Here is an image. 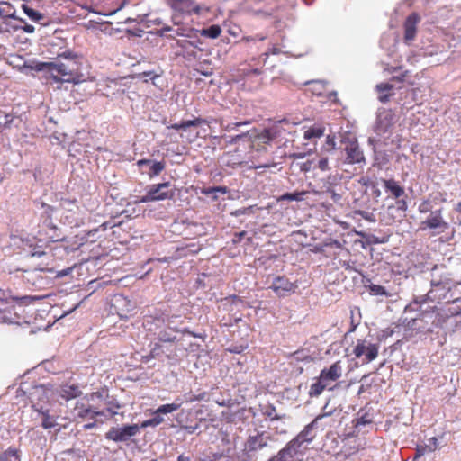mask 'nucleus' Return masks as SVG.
Instances as JSON below:
<instances>
[{
	"label": "nucleus",
	"mask_w": 461,
	"mask_h": 461,
	"mask_svg": "<svg viewBox=\"0 0 461 461\" xmlns=\"http://www.w3.org/2000/svg\"><path fill=\"white\" fill-rule=\"evenodd\" d=\"M83 56L66 50L59 51V82L77 84L83 80Z\"/></svg>",
	"instance_id": "f257e3e1"
},
{
	"label": "nucleus",
	"mask_w": 461,
	"mask_h": 461,
	"mask_svg": "<svg viewBox=\"0 0 461 461\" xmlns=\"http://www.w3.org/2000/svg\"><path fill=\"white\" fill-rule=\"evenodd\" d=\"M343 368L341 361L334 362L328 368H323L316 382L312 383L309 394L312 397H317L322 393L325 389L333 390L335 386L331 385L332 383L339 380L342 375Z\"/></svg>",
	"instance_id": "f03ea898"
},
{
	"label": "nucleus",
	"mask_w": 461,
	"mask_h": 461,
	"mask_svg": "<svg viewBox=\"0 0 461 461\" xmlns=\"http://www.w3.org/2000/svg\"><path fill=\"white\" fill-rule=\"evenodd\" d=\"M343 151L346 154L345 163L360 164L366 161L363 151L361 150L358 141L355 137L345 136L341 140Z\"/></svg>",
	"instance_id": "7ed1b4c3"
},
{
	"label": "nucleus",
	"mask_w": 461,
	"mask_h": 461,
	"mask_svg": "<svg viewBox=\"0 0 461 461\" xmlns=\"http://www.w3.org/2000/svg\"><path fill=\"white\" fill-rule=\"evenodd\" d=\"M327 414H321L318 415L311 423L306 425L304 429L292 440H290L291 443L294 445V447L299 451H303L307 449L306 447H303V445L311 443L315 438V433L313 432V429L319 420L326 416Z\"/></svg>",
	"instance_id": "20e7f679"
},
{
	"label": "nucleus",
	"mask_w": 461,
	"mask_h": 461,
	"mask_svg": "<svg viewBox=\"0 0 461 461\" xmlns=\"http://www.w3.org/2000/svg\"><path fill=\"white\" fill-rule=\"evenodd\" d=\"M26 68L42 73V77L47 83L58 82V64L55 61L39 62L33 61L24 65Z\"/></svg>",
	"instance_id": "39448f33"
},
{
	"label": "nucleus",
	"mask_w": 461,
	"mask_h": 461,
	"mask_svg": "<svg viewBox=\"0 0 461 461\" xmlns=\"http://www.w3.org/2000/svg\"><path fill=\"white\" fill-rule=\"evenodd\" d=\"M140 427L137 424L126 425L122 428L113 427L105 433V438L115 442L127 441L137 435Z\"/></svg>",
	"instance_id": "423d86ee"
},
{
	"label": "nucleus",
	"mask_w": 461,
	"mask_h": 461,
	"mask_svg": "<svg viewBox=\"0 0 461 461\" xmlns=\"http://www.w3.org/2000/svg\"><path fill=\"white\" fill-rule=\"evenodd\" d=\"M379 347L376 344L367 343L365 339H357L353 348V354L357 358L365 356V362L370 363L378 356Z\"/></svg>",
	"instance_id": "0eeeda50"
},
{
	"label": "nucleus",
	"mask_w": 461,
	"mask_h": 461,
	"mask_svg": "<svg viewBox=\"0 0 461 461\" xmlns=\"http://www.w3.org/2000/svg\"><path fill=\"white\" fill-rule=\"evenodd\" d=\"M270 288L275 292L278 297H285L294 294L298 288L296 282H291L286 276L276 277Z\"/></svg>",
	"instance_id": "6e6552de"
},
{
	"label": "nucleus",
	"mask_w": 461,
	"mask_h": 461,
	"mask_svg": "<svg viewBox=\"0 0 461 461\" xmlns=\"http://www.w3.org/2000/svg\"><path fill=\"white\" fill-rule=\"evenodd\" d=\"M449 227L448 222H447L442 215V209L436 210L431 212L430 215L420 222V230H441L444 231L447 230Z\"/></svg>",
	"instance_id": "1a4fd4ad"
},
{
	"label": "nucleus",
	"mask_w": 461,
	"mask_h": 461,
	"mask_svg": "<svg viewBox=\"0 0 461 461\" xmlns=\"http://www.w3.org/2000/svg\"><path fill=\"white\" fill-rule=\"evenodd\" d=\"M168 5L181 14H199L201 7L194 0H167Z\"/></svg>",
	"instance_id": "9d476101"
},
{
	"label": "nucleus",
	"mask_w": 461,
	"mask_h": 461,
	"mask_svg": "<svg viewBox=\"0 0 461 461\" xmlns=\"http://www.w3.org/2000/svg\"><path fill=\"white\" fill-rule=\"evenodd\" d=\"M297 455H303V451H299L294 445L289 441L276 455L270 457L267 461H303L301 458L296 459Z\"/></svg>",
	"instance_id": "9b49d317"
},
{
	"label": "nucleus",
	"mask_w": 461,
	"mask_h": 461,
	"mask_svg": "<svg viewBox=\"0 0 461 461\" xmlns=\"http://www.w3.org/2000/svg\"><path fill=\"white\" fill-rule=\"evenodd\" d=\"M194 411L191 409L181 410L176 416V421L179 426L187 433L193 434L199 428L198 422H193Z\"/></svg>",
	"instance_id": "f8f14e48"
},
{
	"label": "nucleus",
	"mask_w": 461,
	"mask_h": 461,
	"mask_svg": "<svg viewBox=\"0 0 461 461\" xmlns=\"http://www.w3.org/2000/svg\"><path fill=\"white\" fill-rule=\"evenodd\" d=\"M342 442L341 449L334 455L337 458L342 457L343 459H347L363 448L358 439L355 438H344Z\"/></svg>",
	"instance_id": "ddd939ff"
},
{
	"label": "nucleus",
	"mask_w": 461,
	"mask_h": 461,
	"mask_svg": "<svg viewBox=\"0 0 461 461\" xmlns=\"http://www.w3.org/2000/svg\"><path fill=\"white\" fill-rule=\"evenodd\" d=\"M176 34L177 36H184L190 38L192 40H185L178 41V45L182 48H185L187 45L192 46L194 48H198L199 44H202V41L198 38V30L194 28H178L176 31Z\"/></svg>",
	"instance_id": "4468645a"
},
{
	"label": "nucleus",
	"mask_w": 461,
	"mask_h": 461,
	"mask_svg": "<svg viewBox=\"0 0 461 461\" xmlns=\"http://www.w3.org/2000/svg\"><path fill=\"white\" fill-rule=\"evenodd\" d=\"M270 438L265 433H258L254 436H249L245 443V450L248 452H257L268 445Z\"/></svg>",
	"instance_id": "2eb2a0df"
},
{
	"label": "nucleus",
	"mask_w": 461,
	"mask_h": 461,
	"mask_svg": "<svg viewBox=\"0 0 461 461\" xmlns=\"http://www.w3.org/2000/svg\"><path fill=\"white\" fill-rule=\"evenodd\" d=\"M420 18V15L416 13L411 14L405 20L403 23L404 28V41L406 42L411 41L415 39L417 33V24L419 23Z\"/></svg>",
	"instance_id": "dca6fc26"
},
{
	"label": "nucleus",
	"mask_w": 461,
	"mask_h": 461,
	"mask_svg": "<svg viewBox=\"0 0 461 461\" xmlns=\"http://www.w3.org/2000/svg\"><path fill=\"white\" fill-rule=\"evenodd\" d=\"M108 223H103L99 227L93 229L86 232L84 237L81 238L82 242L78 244L77 247L72 248V250L78 249L81 247L86 246L87 243H95L101 238V235H98L99 232H104L107 230Z\"/></svg>",
	"instance_id": "f3484780"
},
{
	"label": "nucleus",
	"mask_w": 461,
	"mask_h": 461,
	"mask_svg": "<svg viewBox=\"0 0 461 461\" xmlns=\"http://www.w3.org/2000/svg\"><path fill=\"white\" fill-rule=\"evenodd\" d=\"M104 415L103 411H96L95 408L86 406L85 404H77L73 411L74 418L95 419L96 416Z\"/></svg>",
	"instance_id": "a211bd4d"
},
{
	"label": "nucleus",
	"mask_w": 461,
	"mask_h": 461,
	"mask_svg": "<svg viewBox=\"0 0 461 461\" xmlns=\"http://www.w3.org/2000/svg\"><path fill=\"white\" fill-rule=\"evenodd\" d=\"M169 182L160 183L157 185H152L149 186V193H153L152 196H165L163 200L171 199L175 195V192L173 189H170Z\"/></svg>",
	"instance_id": "6ab92c4d"
},
{
	"label": "nucleus",
	"mask_w": 461,
	"mask_h": 461,
	"mask_svg": "<svg viewBox=\"0 0 461 461\" xmlns=\"http://www.w3.org/2000/svg\"><path fill=\"white\" fill-rule=\"evenodd\" d=\"M386 193H390L392 197L399 199L405 194L404 188L394 179H381Z\"/></svg>",
	"instance_id": "aec40b11"
},
{
	"label": "nucleus",
	"mask_w": 461,
	"mask_h": 461,
	"mask_svg": "<svg viewBox=\"0 0 461 461\" xmlns=\"http://www.w3.org/2000/svg\"><path fill=\"white\" fill-rule=\"evenodd\" d=\"M207 120L201 118V117H195L193 120H186L177 123H173L169 126H167L168 129H173L176 131H186L189 127H198L202 124H207Z\"/></svg>",
	"instance_id": "412c9836"
},
{
	"label": "nucleus",
	"mask_w": 461,
	"mask_h": 461,
	"mask_svg": "<svg viewBox=\"0 0 461 461\" xmlns=\"http://www.w3.org/2000/svg\"><path fill=\"white\" fill-rule=\"evenodd\" d=\"M139 167H142L144 165H150L149 171L148 175L150 178L158 176L166 167V164L164 161H152L150 159H140L137 162Z\"/></svg>",
	"instance_id": "4be33fe9"
},
{
	"label": "nucleus",
	"mask_w": 461,
	"mask_h": 461,
	"mask_svg": "<svg viewBox=\"0 0 461 461\" xmlns=\"http://www.w3.org/2000/svg\"><path fill=\"white\" fill-rule=\"evenodd\" d=\"M81 394V391L79 389V386L77 384H64L61 387V390L59 391V395L68 400L74 399L78 397Z\"/></svg>",
	"instance_id": "5701e85b"
},
{
	"label": "nucleus",
	"mask_w": 461,
	"mask_h": 461,
	"mask_svg": "<svg viewBox=\"0 0 461 461\" xmlns=\"http://www.w3.org/2000/svg\"><path fill=\"white\" fill-rule=\"evenodd\" d=\"M119 305L128 307L126 311H123V310L122 312L119 310L117 311V313L121 319H127L129 317L130 312L134 310L133 304L129 300H127L126 298L122 297V296L115 299L114 307L118 308Z\"/></svg>",
	"instance_id": "b1692460"
},
{
	"label": "nucleus",
	"mask_w": 461,
	"mask_h": 461,
	"mask_svg": "<svg viewBox=\"0 0 461 461\" xmlns=\"http://www.w3.org/2000/svg\"><path fill=\"white\" fill-rule=\"evenodd\" d=\"M393 86L389 83H381L376 86V90L379 93V100L383 103L389 100V97L392 95L391 91L393 90Z\"/></svg>",
	"instance_id": "393cba45"
},
{
	"label": "nucleus",
	"mask_w": 461,
	"mask_h": 461,
	"mask_svg": "<svg viewBox=\"0 0 461 461\" xmlns=\"http://www.w3.org/2000/svg\"><path fill=\"white\" fill-rule=\"evenodd\" d=\"M221 33L220 25L213 24L208 28L198 30V36H204L210 39H217Z\"/></svg>",
	"instance_id": "a878e982"
},
{
	"label": "nucleus",
	"mask_w": 461,
	"mask_h": 461,
	"mask_svg": "<svg viewBox=\"0 0 461 461\" xmlns=\"http://www.w3.org/2000/svg\"><path fill=\"white\" fill-rule=\"evenodd\" d=\"M181 405H182V402H178V400H176V402H174L172 403H167V404H163V405L159 406L154 411V414H158L160 416V414L172 413V412L177 411L178 409H180Z\"/></svg>",
	"instance_id": "bb28decb"
},
{
	"label": "nucleus",
	"mask_w": 461,
	"mask_h": 461,
	"mask_svg": "<svg viewBox=\"0 0 461 461\" xmlns=\"http://www.w3.org/2000/svg\"><path fill=\"white\" fill-rule=\"evenodd\" d=\"M324 127L314 125L304 131L303 138L307 140L312 138H320L324 134Z\"/></svg>",
	"instance_id": "cd10ccee"
},
{
	"label": "nucleus",
	"mask_w": 461,
	"mask_h": 461,
	"mask_svg": "<svg viewBox=\"0 0 461 461\" xmlns=\"http://www.w3.org/2000/svg\"><path fill=\"white\" fill-rule=\"evenodd\" d=\"M308 194V191L295 192V193H285L278 200L279 201H302L303 196Z\"/></svg>",
	"instance_id": "c85d7f7f"
},
{
	"label": "nucleus",
	"mask_w": 461,
	"mask_h": 461,
	"mask_svg": "<svg viewBox=\"0 0 461 461\" xmlns=\"http://www.w3.org/2000/svg\"><path fill=\"white\" fill-rule=\"evenodd\" d=\"M0 461H20V456L15 449H8L0 455Z\"/></svg>",
	"instance_id": "c756f323"
},
{
	"label": "nucleus",
	"mask_w": 461,
	"mask_h": 461,
	"mask_svg": "<svg viewBox=\"0 0 461 461\" xmlns=\"http://www.w3.org/2000/svg\"><path fill=\"white\" fill-rule=\"evenodd\" d=\"M22 8H23V12L27 14V16L32 21H39L42 18V14L31 8L27 5L23 4L22 5Z\"/></svg>",
	"instance_id": "7c9ffc66"
},
{
	"label": "nucleus",
	"mask_w": 461,
	"mask_h": 461,
	"mask_svg": "<svg viewBox=\"0 0 461 461\" xmlns=\"http://www.w3.org/2000/svg\"><path fill=\"white\" fill-rule=\"evenodd\" d=\"M48 253L49 252L47 250L41 249V246H40V245H35L34 247H32V245H31L30 250L27 251V255H29L32 258H33V257L41 258V257L46 256Z\"/></svg>",
	"instance_id": "2f4dec72"
},
{
	"label": "nucleus",
	"mask_w": 461,
	"mask_h": 461,
	"mask_svg": "<svg viewBox=\"0 0 461 461\" xmlns=\"http://www.w3.org/2000/svg\"><path fill=\"white\" fill-rule=\"evenodd\" d=\"M367 288L370 292L371 294H374V295H384V296H388L389 294L387 293V291L385 290V288L380 285H367Z\"/></svg>",
	"instance_id": "473e14b6"
},
{
	"label": "nucleus",
	"mask_w": 461,
	"mask_h": 461,
	"mask_svg": "<svg viewBox=\"0 0 461 461\" xmlns=\"http://www.w3.org/2000/svg\"><path fill=\"white\" fill-rule=\"evenodd\" d=\"M164 421V419L158 414H155V416L151 419H149L142 422L141 427H156L161 424Z\"/></svg>",
	"instance_id": "72a5a7b5"
},
{
	"label": "nucleus",
	"mask_w": 461,
	"mask_h": 461,
	"mask_svg": "<svg viewBox=\"0 0 461 461\" xmlns=\"http://www.w3.org/2000/svg\"><path fill=\"white\" fill-rule=\"evenodd\" d=\"M227 192H228V189L225 186H213V187L203 188L202 190V194H203L205 195H210V194H213L216 193H221L222 194H227Z\"/></svg>",
	"instance_id": "f704fd0d"
},
{
	"label": "nucleus",
	"mask_w": 461,
	"mask_h": 461,
	"mask_svg": "<svg viewBox=\"0 0 461 461\" xmlns=\"http://www.w3.org/2000/svg\"><path fill=\"white\" fill-rule=\"evenodd\" d=\"M14 117L12 114L0 113V125L5 128H10Z\"/></svg>",
	"instance_id": "c9c22d12"
},
{
	"label": "nucleus",
	"mask_w": 461,
	"mask_h": 461,
	"mask_svg": "<svg viewBox=\"0 0 461 461\" xmlns=\"http://www.w3.org/2000/svg\"><path fill=\"white\" fill-rule=\"evenodd\" d=\"M418 211H419L420 213H428V212H433L432 211V203H431V201L429 200V199L423 200L419 204Z\"/></svg>",
	"instance_id": "e433bc0d"
},
{
	"label": "nucleus",
	"mask_w": 461,
	"mask_h": 461,
	"mask_svg": "<svg viewBox=\"0 0 461 461\" xmlns=\"http://www.w3.org/2000/svg\"><path fill=\"white\" fill-rule=\"evenodd\" d=\"M152 194H154L149 193V191L148 190L147 194L145 195L140 197L139 202L140 203H149V202H154V201H163V198L165 197V196L155 197V196H152Z\"/></svg>",
	"instance_id": "4c0bfd02"
},
{
	"label": "nucleus",
	"mask_w": 461,
	"mask_h": 461,
	"mask_svg": "<svg viewBox=\"0 0 461 461\" xmlns=\"http://www.w3.org/2000/svg\"><path fill=\"white\" fill-rule=\"evenodd\" d=\"M325 148L327 151H332L336 148L335 137L328 135L326 138Z\"/></svg>",
	"instance_id": "58836bf2"
},
{
	"label": "nucleus",
	"mask_w": 461,
	"mask_h": 461,
	"mask_svg": "<svg viewBox=\"0 0 461 461\" xmlns=\"http://www.w3.org/2000/svg\"><path fill=\"white\" fill-rule=\"evenodd\" d=\"M250 123H251L250 121H243V122H239L228 123L224 127V130L227 131H231L235 130L239 126L249 125Z\"/></svg>",
	"instance_id": "ea45409f"
},
{
	"label": "nucleus",
	"mask_w": 461,
	"mask_h": 461,
	"mask_svg": "<svg viewBox=\"0 0 461 461\" xmlns=\"http://www.w3.org/2000/svg\"><path fill=\"white\" fill-rule=\"evenodd\" d=\"M317 167L321 170V171H327L330 169V167H329V160L327 158H321L319 161H318V164H317Z\"/></svg>",
	"instance_id": "a19ab883"
},
{
	"label": "nucleus",
	"mask_w": 461,
	"mask_h": 461,
	"mask_svg": "<svg viewBox=\"0 0 461 461\" xmlns=\"http://www.w3.org/2000/svg\"><path fill=\"white\" fill-rule=\"evenodd\" d=\"M429 448H428L427 445L418 446L417 448H416L415 458L420 457V456H424L426 453H429Z\"/></svg>",
	"instance_id": "79ce46f5"
},
{
	"label": "nucleus",
	"mask_w": 461,
	"mask_h": 461,
	"mask_svg": "<svg viewBox=\"0 0 461 461\" xmlns=\"http://www.w3.org/2000/svg\"><path fill=\"white\" fill-rule=\"evenodd\" d=\"M247 348V345H238V346H231L228 348L226 350L230 353H236L240 354Z\"/></svg>",
	"instance_id": "37998d69"
},
{
	"label": "nucleus",
	"mask_w": 461,
	"mask_h": 461,
	"mask_svg": "<svg viewBox=\"0 0 461 461\" xmlns=\"http://www.w3.org/2000/svg\"><path fill=\"white\" fill-rule=\"evenodd\" d=\"M55 419L50 416L45 417L42 420V426L45 429L52 428L55 426Z\"/></svg>",
	"instance_id": "c03bdc74"
},
{
	"label": "nucleus",
	"mask_w": 461,
	"mask_h": 461,
	"mask_svg": "<svg viewBox=\"0 0 461 461\" xmlns=\"http://www.w3.org/2000/svg\"><path fill=\"white\" fill-rule=\"evenodd\" d=\"M265 39H266V37L262 36V35H256L254 37L244 36V37H242L241 41L250 42V41H264Z\"/></svg>",
	"instance_id": "a18cd8bd"
},
{
	"label": "nucleus",
	"mask_w": 461,
	"mask_h": 461,
	"mask_svg": "<svg viewBox=\"0 0 461 461\" xmlns=\"http://www.w3.org/2000/svg\"><path fill=\"white\" fill-rule=\"evenodd\" d=\"M176 339V337H171L169 334H167V331H161L159 333V339L161 341H165V342H172L174 341Z\"/></svg>",
	"instance_id": "49530a36"
},
{
	"label": "nucleus",
	"mask_w": 461,
	"mask_h": 461,
	"mask_svg": "<svg viewBox=\"0 0 461 461\" xmlns=\"http://www.w3.org/2000/svg\"><path fill=\"white\" fill-rule=\"evenodd\" d=\"M429 445L428 446V448H429V451H435L437 448H438V438L436 437H432L429 439Z\"/></svg>",
	"instance_id": "de8ad7c7"
},
{
	"label": "nucleus",
	"mask_w": 461,
	"mask_h": 461,
	"mask_svg": "<svg viewBox=\"0 0 461 461\" xmlns=\"http://www.w3.org/2000/svg\"><path fill=\"white\" fill-rule=\"evenodd\" d=\"M247 235V232L245 230H242L240 232L235 233L234 237L232 239L233 243H239L241 241V240Z\"/></svg>",
	"instance_id": "09e8293b"
},
{
	"label": "nucleus",
	"mask_w": 461,
	"mask_h": 461,
	"mask_svg": "<svg viewBox=\"0 0 461 461\" xmlns=\"http://www.w3.org/2000/svg\"><path fill=\"white\" fill-rule=\"evenodd\" d=\"M13 28L15 30L23 29L24 32H26L28 33H32L34 32V27L31 24H25L24 26L14 25V26H13Z\"/></svg>",
	"instance_id": "8fccbe9b"
},
{
	"label": "nucleus",
	"mask_w": 461,
	"mask_h": 461,
	"mask_svg": "<svg viewBox=\"0 0 461 461\" xmlns=\"http://www.w3.org/2000/svg\"><path fill=\"white\" fill-rule=\"evenodd\" d=\"M276 166V163H265V164H254L253 166H251V167L255 168V169H259V168H269L271 167H275Z\"/></svg>",
	"instance_id": "3c124183"
},
{
	"label": "nucleus",
	"mask_w": 461,
	"mask_h": 461,
	"mask_svg": "<svg viewBox=\"0 0 461 461\" xmlns=\"http://www.w3.org/2000/svg\"><path fill=\"white\" fill-rule=\"evenodd\" d=\"M327 193L330 194L331 199H332L335 203H336V202H339V201L340 200V198H341V196H340L339 194H337V193H336L334 190H332V189H329V190L327 191Z\"/></svg>",
	"instance_id": "603ef678"
},
{
	"label": "nucleus",
	"mask_w": 461,
	"mask_h": 461,
	"mask_svg": "<svg viewBox=\"0 0 461 461\" xmlns=\"http://www.w3.org/2000/svg\"><path fill=\"white\" fill-rule=\"evenodd\" d=\"M397 205H398V209H400V210L406 211V209H407V203L403 199L398 200Z\"/></svg>",
	"instance_id": "864d4df0"
},
{
	"label": "nucleus",
	"mask_w": 461,
	"mask_h": 461,
	"mask_svg": "<svg viewBox=\"0 0 461 461\" xmlns=\"http://www.w3.org/2000/svg\"><path fill=\"white\" fill-rule=\"evenodd\" d=\"M75 214H76V212H74L71 215H66V216H64L65 221H66L68 223H69V224L74 223V222L76 221V220H77V219H76V217H75Z\"/></svg>",
	"instance_id": "5fc2aeb1"
},
{
	"label": "nucleus",
	"mask_w": 461,
	"mask_h": 461,
	"mask_svg": "<svg viewBox=\"0 0 461 461\" xmlns=\"http://www.w3.org/2000/svg\"><path fill=\"white\" fill-rule=\"evenodd\" d=\"M140 77H150L152 79H155L158 76L154 74L152 71H144V72L140 74Z\"/></svg>",
	"instance_id": "6e6d98bb"
},
{
	"label": "nucleus",
	"mask_w": 461,
	"mask_h": 461,
	"mask_svg": "<svg viewBox=\"0 0 461 461\" xmlns=\"http://www.w3.org/2000/svg\"><path fill=\"white\" fill-rule=\"evenodd\" d=\"M279 53V49L274 47L270 51L265 52L263 55L265 56V60L269 57L270 54H277Z\"/></svg>",
	"instance_id": "4d7b16f0"
},
{
	"label": "nucleus",
	"mask_w": 461,
	"mask_h": 461,
	"mask_svg": "<svg viewBox=\"0 0 461 461\" xmlns=\"http://www.w3.org/2000/svg\"><path fill=\"white\" fill-rule=\"evenodd\" d=\"M311 167H312V162L307 161L302 165L301 169L304 172H307L311 169Z\"/></svg>",
	"instance_id": "13d9d810"
},
{
	"label": "nucleus",
	"mask_w": 461,
	"mask_h": 461,
	"mask_svg": "<svg viewBox=\"0 0 461 461\" xmlns=\"http://www.w3.org/2000/svg\"><path fill=\"white\" fill-rule=\"evenodd\" d=\"M176 461H192L191 457L189 456H186L185 454H181L177 456Z\"/></svg>",
	"instance_id": "bf43d9fd"
},
{
	"label": "nucleus",
	"mask_w": 461,
	"mask_h": 461,
	"mask_svg": "<svg viewBox=\"0 0 461 461\" xmlns=\"http://www.w3.org/2000/svg\"><path fill=\"white\" fill-rule=\"evenodd\" d=\"M5 17L6 18H12V19L18 20L21 23H25L24 20H23L22 18H19L18 16H16L15 12H13L12 14H5Z\"/></svg>",
	"instance_id": "052dcab7"
},
{
	"label": "nucleus",
	"mask_w": 461,
	"mask_h": 461,
	"mask_svg": "<svg viewBox=\"0 0 461 461\" xmlns=\"http://www.w3.org/2000/svg\"><path fill=\"white\" fill-rule=\"evenodd\" d=\"M357 325H358V323H355L353 315H352L351 316V327H350L349 330L348 331V333L354 332L356 330Z\"/></svg>",
	"instance_id": "680f3d73"
},
{
	"label": "nucleus",
	"mask_w": 461,
	"mask_h": 461,
	"mask_svg": "<svg viewBox=\"0 0 461 461\" xmlns=\"http://www.w3.org/2000/svg\"><path fill=\"white\" fill-rule=\"evenodd\" d=\"M359 214H360L363 218H365V219H366V220H368V221H371V218L368 216V213H367V212L361 211V212H359Z\"/></svg>",
	"instance_id": "e2e57ef3"
},
{
	"label": "nucleus",
	"mask_w": 461,
	"mask_h": 461,
	"mask_svg": "<svg viewBox=\"0 0 461 461\" xmlns=\"http://www.w3.org/2000/svg\"><path fill=\"white\" fill-rule=\"evenodd\" d=\"M230 300L232 301V303H236V302H241V299L239 298L237 295H232L230 297Z\"/></svg>",
	"instance_id": "0e129e2a"
},
{
	"label": "nucleus",
	"mask_w": 461,
	"mask_h": 461,
	"mask_svg": "<svg viewBox=\"0 0 461 461\" xmlns=\"http://www.w3.org/2000/svg\"><path fill=\"white\" fill-rule=\"evenodd\" d=\"M368 422H369L368 420H365V419H364V417H362L361 419H359V420H357V425H359V424L365 425L366 423H368Z\"/></svg>",
	"instance_id": "69168bd1"
},
{
	"label": "nucleus",
	"mask_w": 461,
	"mask_h": 461,
	"mask_svg": "<svg viewBox=\"0 0 461 461\" xmlns=\"http://www.w3.org/2000/svg\"><path fill=\"white\" fill-rule=\"evenodd\" d=\"M243 136H246V134L236 135L235 137L232 138L231 142H236L238 140L241 139Z\"/></svg>",
	"instance_id": "338daca9"
},
{
	"label": "nucleus",
	"mask_w": 461,
	"mask_h": 461,
	"mask_svg": "<svg viewBox=\"0 0 461 461\" xmlns=\"http://www.w3.org/2000/svg\"><path fill=\"white\" fill-rule=\"evenodd\" d=\"M456 211L457 212L461 213V202H459V203L456 204Z\"/></svg>",
	"instance_id": "774afa93"
}]
</instances>
